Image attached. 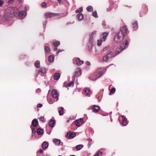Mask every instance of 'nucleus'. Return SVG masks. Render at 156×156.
<instances>
[{"mask_svg":"<svg viewBox=\"0 0 156 156\" xmlns=\"http://www.w3.org/2000/svg\"><path fill=\"white\" fill-rule=\"evenodd\" d=\"M128 41H129V39L128 40H125L122 42L119 47H117L115 50L114 52L112 51H109L108 52L106 55H104L102 58L103 61L108 62L109 59L112 58L114 57L116 55L118 54L126 48L128 45Z\"/></svg>","mask_w":156,"mask_h":156,"instance_id":"f257e3e1","label":"nucleus"},{"mask_svg":"<svg viewBox=\"0 0 156 156\" xmlns=\"http://www.w3.org/2000/svg\"><path fill=\"white\" fill-rule=\"evenodd\" d=\"M127 30L126 26L120 28V30L118 32L114 38V40L116 43H120L122 41L127 33Z\"/></svg>","mask_w":156,"mask_h":156,"instance_id":"f03ea898","label":"nucleus"},{"mask_svg":"<svg viewBox=\"0 0 156 156\" xmlns=\"http://www.w3.org/2000/svg\"><path fill=\"white\" fill-rule=\"evenodd\" d=\"M106 70V69H101L98 70L97 72L95 73L94 76H95V78L94 79H92V76H90L89 77V79L93 81H95L97 80L98 78L100 77L103 74L105 73Z\"/></svg>","mask_w":156,"mask_h":156,"instance_id":"7ed1b4c3","label":"nucleus"},{"mask_svg":"<svg viewBox=\"0 0 156 156\" xmlns=\"http://www.w3.org/2000/svg\"><path fill=\"white\" fill-rule=\"evenodd\" d=\"M12 16V13L9 12H7V11H6L3 15V19L6 21H9L10 20Z\"/></svg>","mask_w":156,"mask_h":156,"instance_id":"20e7f679","label":"nucleus"},{"mask_svg":"<svg viewBox=\"0 0 156 156\" xmlns=\"http://www.w3.org/2000/svg\"><path fill=\"white\" fill-rule=\"evenodd\" d=\"M51 95L53 98L56 99V101L58 100L59 93L57 91V90L56 89L53 90L51 92Z\"/></svg>","mask_w":156,"mask_h":156,"instance_id":"39448f33","label":"nucleus"},{"mask_svg":"<svg viewBox=\"0 0 156 156\" xmlns=\"http://www.w3.org/2000/svg\"><path fill=\"white\" fill-rule=\"evenodd\" d=\"M121 117H122V121L121 122L122 125L124 126H126L128 123L127 119L122 115H121L119 117V119H120Z\"/></svg>","mask_w":156,"mask_h":156,"instance_id":"423d86ee","label":"nucleus"},{"mask_svg":"<svg viewBox=\"0 0 156 156\" xmlns=\"http://www.w3.org/2000/svg\"><path fill=\"white\" fill-rule=\"evenodd\" d=\"M75 60L76 61V64L78 66H80L84 62L83 61L81 60L80 58H75L73 59V63H74V62Z\"/></svg>","mask_w":156,"mask_h":156,"instance_id":"0eeeda50","label":"nucleus"},{"mask_svg":"<svg viewBox=\"0 0 156 156\" xmlns=\"http://www.w3.org/2000/svg\"><path fill=\"white\" fill-rule=\"evenodd\" d=\"M83 118H80L79 119L76 120L74 122L76 126H80L83 123Z\"/></svg>","mask_w":156,"mask_h":156,"instance_id":"6e6552de","label":"nucleus"},{"mask_svg":"<svg viewBox=\"0 0 156 156\" xmlns=\"http://www.w3.org/2000/svg\"><path fill=\"white\" fill-rule=\"evenodd\" d=\"M18 15L20 19H23L27 15V11L23 10L20 12H19Z\"/></svg>","mask_w":156,"mask_h":156,"instance_id":"1a4fd4ad","label":"nucleus"},{"mask_svg":"<svg viewBox=\"0 0 156 156\" xmlns=\"http://www.w3.org/2000/svg\"><path fill=\"white\" fill-rule=\"evenodd\" d=\"M108 33L106 32H104L101 34L100 36L101 39L105 41L108 35Z\"/></svg>","mask_w":156,"mask_h":156,"instance_id":"9d476101","label":"nucleus"},{"mask_svg":"<svg viewBox=\"0 0 156 156\" xmlns=\"http://www.w3.org/2000/svg\"><path fill=\"white\" fill-rule=\"evenodd\" d=\"M75 134L71 133L70 131L68 132L67 134L65 135V137L66 138H68L69 139H73L75 137Z\"/></svg>","mask_w":156,"mask_h":156,"instance_id":"9b49d317","label":"nucleus"},{"mask_svg":"<svg viewBox=\"0 0 156 156\" xmlns=\"http://www.w3.org/2000/svg\"><path fill=\"white\" fill-rule=\"evenodd\" d=\"M45 15L47 18H51L54 16H58L59 14L52 12H48L46 13Z\"/></svg>","mask_w":156,"mask_h":156,"instance_id":"f8f14e48","label":"nucleus"},{"mask_svg":"<svg viewBox=\"0 0 156 156\" xmlns=\"http://www.w3.org/2000/svg\"><path fill=\"white\" fill-rule=\"evenodd\" d=\"M94 112H98L100 110V107L96 105H93L91 107Z\"/></svg>","mask_w":156,"mask_h":156,"instance_id":"ddd939ff","label":"nucleus"},{"mask_svg":"<svg viewBox=\"0 0 156 156\" xmlns=\"http://www.w3.org/2000/svg\"><path fill=\"white\" fill-rule=\"evenodd\" d=\"M46 72V70L45 68L42 67L38 71L37 74V76L38 75L40 74L41 76H42V74H45Z\"/></svg>","mask_w":156,"mask_h":156,"instance_id":"4468645a","label":"nucleus"},{"mask_svg":"<svg viewBox=\"0 0 156 156\" xmlns=\"http://www.w3.org/2000/svg\"><path fill=\"white\" fill-rule=\"evenodd\" d=\"M81 70L79 68H76V71L75 72V74L74 75L75 76H79L81 75Z\"/></svg>","mask_w":156,"mask_h":156,"instance_id":"2eb2a0df","label":"nucleus"},{"mask_svg":"<svg viewBox=\"0 0 156 156\" xmlns=\"http://www.w3.org/2000/svg\"><path fill=\"white\" fill-rule=\"evenodd\" d=\"M111 51L109 49V47L108 46L104 48L101 51V54H105V53L107 52V54L108 52L109 51Z\"/></svg>","mask_w":156,"mask_h":156,"instance_id":"dca6fc26","label":"nucleus"},{"mask_svg":"<svg viewBox=\"0 0 156 156\" xmlns=\"http://www.w3.org/2000/svg\"><path fill=\"white\" fill-rule=\"evenodd\" d=\"M84 91L85 95L88 96H90L91 93L90 90L89 88H85L84 89Z\"/></svg>","mask_w":156,"mask_h":156,"instance_id":"f3484780","label":"nucleus"},{"mask_svg":"<svg viewBox=\"0 0 156 156\" xmlns=\"http://www.w3.org/2000/svg\"><path fill=\"white\" fill-rule=\"evenodd\" d=\"M55 124V120L53 119H51L48 122V124L49 126L53 128L54 127Z\"/></svg>","mask_w":156,"mask_h":156,"instance_id":"a211bd4d","label":"nucleus"},{"mask_svg":"<svg viewBox=\"0 0 156 156\" xmlns=\"http://www.w3.org/2000/svg\"><path fill=\"white\" fill-rule=\"evenodd\" d=\"M38 124V121L36 119H34L32 122V126H33L34 127H36L37 126Z\"/></svg>","mask_w":156,"mask_h":156,"instance_id":"6ab92c4d","label":"nucleus"},{"mask_svg":"<svg viewBox=\"0 0 156 156\" xmlns=\"http://www.w3.org/2000/svg\"><path fill=\"white\" fill-rule=\"evenodd\" d=\"M12 9L13 11H12L11 13H12L14 15H16L19 12L18 9L16 7H13Z\"/></svg>","mask_w":156,"mask_h":156,"instance_id":"aec40b11","label":"nucleus"},{"mask_svg":"<svg viewBox=\"0 0 156 156\" xmlns=\"http://www.w3.org/2000/svg\"><path fill=\"white\" fill-rule=\"evenodd\" d=\"M96 31H94L90 35L89 39V41L90 42V43H91V44L92 43V42L93 39L94 35H95L96 34Z\"/></svg>","mask_w":156,"mask_h":156,"instance_id":"412c9836","label":"nucleus"},{"mask_svg":"<svg viewBox=\"0 0 156 156\" xmlns=\"http://www.w3.org/2000/svg\"><path fill=\"white\" fill-rule=\"evenodd\" d=\"M75 77L74 75H73L72 77V81L68 84V86H73L74 85V83L75 80Z\"/></svg>","mask_w":156,"mask_h":156,"instance_id":"4be33fe9","label":"nucleus"},{"mask_svg":"<svg viewBox=\"0 0 156 156\" xmlns=\"http://www.w3.org/2000/svg\"><path fill=\"white\" fill-rule=\"evenodd\" d=\"M58 111L60 115H62L64 113V109L62 107H60L59 108Z\"/></svg>","mask_w":156,"mask_h":156,"instance_id":"5701e85b","label":"nucleus"},{"mask_svg":"<svg viewBox=\"0 0 156 156\" xmlns=\"http://www.w3.org/2000/svg\"><path fill=\"white\" fill-rule=\"evenodd\" d=\"M76 17L79 20H81L83 19V16L82 14L80 13L77 14Z\"/></svg>","mask_w":156,"mask_h":156,"instance_id":"b1692460","label":"nucleus"},{"mask_svg":"<svg viewBox=\"0 0 156 156\" xmlns=\"http://www.w3.org/2000/svg\"><path fill=\"white\" fill-rule=\"evenodd\" d=\"M48 144L46 142L44 141L42 144V148L43 149H46L48 147Z\"/></svg>","mask_w":156,"mask_h":156,"instance_id":"393cba45","label":"nucleus"},{"mask_svg":"<svg viewBox=\"0 0 156 156\" xmlns=\"http://www.w3.org/2000/svg\"><path fill=\"white\" fill-rule=\"evenodd\" d=\"M132 25L133 30H136L138 27L137 22L136 21H135L133 23Z\"/></svg>","mask_w":156,"mask_h":156,"instance_id":"a878e982","label":"nucleus"},{"mask_svg":"<svg viewBox=\"0 0 156 156\" xmlns=\"http://www.w3.org/2000/svg\"><path fill=\"white\" fill-rule=\"evenodd\" d=\"M53 143L57 145H58L61 142L60 140L58 139H53Z\"/></svg>","mask_w":156,"mask_h":156,"instance_id":"bb28decb","label":"nucleus"},{"mask_svg":"<svg viewBox=\"0 0 156 156\" xmlns=\"http://www.w3.org/2000/svg\"><path fill=\"white\" fill-rule=\"evenodd\" d=\"M60 77V74L58 73H55L54 75V79L55 80H58Z\"/></svg>","mask_w":156,"mask_h":156,"instance_id":"cd10ccee","label":"nucleus"},{"mask_svg":"<svg viewBox=\"0 0 156 156\" xmlns=\"http://www.w3.org/2000/svg\"><path fill=\"white\" fill-rule=\"evenodd\" d=\"M54 56L53 55H51L49 56L48 60L50 62H52L54 61Z\"/></svg>","mask_w":156,"mask_h":156,"instance_id":"c85d7f7f","label":"nucleus"},{"mask_svg":"<svg viewBox=\"0 0 156 156\" xmlns=\"http://www.w3.org/2000/svg\"><path fill=\"white\" fill-rule=\"evenodd\" d=\"M37 132L38 135H41L43 133V130L40 128H39L37 129Z\"/></svg>","mask_w":156,"mask_h":156,"instance_id":"c756f323","label":"nucleus"},{"mask_svg":"<svg viewBox=\"0 0 156 156\" xmlns=\"http://www.w3.org/2000/svg\"><path fill=\"white\" fill-rule=\"evenodd\" d=\"M83 147V145L82 144H79L76 145V148L77 151L80 150Z\"/></svg>","mask_w":156,"mask_h":156,"instance_id":"7c9ffc66","label":"nucleus"},{"mask_svg":"<svg viewBox=\"0 0 156 156\" xmlns=\"http://www.w3.org/2000/svg\"><path fill=\"white\" fill-rule=\"evenodd\" d=\"M44 50L46 52L48 53L50 51V49L49 47L48 46H45L44 47Z\"/></svg>","mask_w":156,"mask_h":156,"instance_id":"2f4dec72","label":"nucleus"},{"mask_svg":"<svg viewBox=\"0 0 156 156\" xmlns=\"http://www.w3.org/2000/svg\"><path fill=\"white\" fill-rule=\"evenodd\" d=\"M30 128L32 129V136H33L34 135L33 134H35L37 132V130H36V128H34V127H33V126H31Z\"/></svg>","mask_w":156,"mask_h":156,"instance_id":"473e14b6","label":"nucleus"},{"mask_svg":"<svg viewBox=\"0 0 156 156\" xmlns=\"http://www.w3.org/2000/svg\"><path fill=\"white\" fill-rule=\"evenodd\" d=\"M86 10L88 12H92L93 10V8L92 6L90 5L86 8Z\"/></svg>","mask_w":156,"mask_h":156,"instance_id":"72a5a7b5","label":"nucleus"},{"mask_svg":"<svg viewBox=\"0 0 156 156\" xmlns=\"http://www.w3.org/2000/svg\"><path fill=\"white\" fill-rule=\"evenodd\" d=\"M40 66V62L39 61H36L34 63V66H35L36 68H38Z\"/></svg>","mask_w":156,"mask_h":156,"instance_id":"f704fd0d","label":"nucleus"},{"mask_svg":"<svg viewBox=\"0 0 156 156\" xmlns=\"http://www.w3.org/2000/svg\"><path fill=\"white\" fill-rule=\"evenodd\" d=\"M102 153V152L98 151L94 156H101Z\"/></svg>","mask_w":156,"mask_h":156,"instance_id":"c9c22d12","label":"nucleus"},{"mask_svg":"<svg viewBox=\"0 0 156 156\" xmlns=\"http://www.w3.org/2000/svg\"><path fill=\"white\" fill-rule=\"evenodd\" d=\"M53 44L54 46H58L60 44V42L58 41H57L56 42H53Z\"/></svg>","mask_w":156,"mask_h":156,"instance_id":"e433bc0d","label":"nucleus"},{"mask_svg":"<svg viewBox=\"0 0 156 156\" xmlns=\"http://www.w3.org/2000/svg\"><path fill=\"white\" fill-rule=\"evenodd\" d=\"M92 15L94 17L96 18L98 17L97 13L96 11H95L92 12Z\"/></svg>","mask_w":156,"mask_h":156,"instance_id":"4c0bfd02","label":"nucleus"},{"mask_svg":"<svg viewBox=\"0 0 156 156\" xmlns=\"http://www.w3.org/2000/svg\"><path fill=\"white\" fill-rule=\"evenodd\" d=\"M102 41H103L101 39L99 40H98L97 41V45L98 46H100L101 45Z\"/></svg>","mask_w":156,"mask_h":156,"instance_id":"58836bf2","label":"nucleus"},{"mask_svg":"<svg viewBox=\"0 0 156 156\" xmlns=\"http://www.w3.org/2000/svg\"><path fill=\"white\" fill-rule=\"evenodd\" d=\"M41 6L43 8H46L47 7V4L46 2H44L41 3Z\"/></svg>","mask_w":156,"mask_h":156,"instance_id":"ea45409f","label":"nucleus"},{"mask_svg":"<svg viewBox=\"0 0 156 156\" xmlns=\"http://www.w3.org/2000/svg\"><path fill=\"white\" fill-rule=\"evenodd\" d=\"M115 88H112L111 89L110 91V93L113 94L115 92Z\"/></svg>","mask_w":156,"mask_h":156,"instance_id":"a19ab883","label":"nucleus"},{"mask_svg":"<svg viewBox=\"0 0 156 156\" xmlns=\"http://www.w3.org/2000/svg\"><path fill=\"white\" fill-rule=\"evenodd\" d=\"M47 23V20H46L44 21L43 22V25L44 27V28H45L46 26V24Z\"/></svg>","mask_w":156,"mask_h":156,"instance_id":"79ce46f5","label":"nucleus"},{"mask_svg":"<svg viewBox=\"0 0 156 156\" xmlns=\"http://www.w3.org/2000/svg\"><path fill=\"white\" fill-rule=\"evenodd\" d=\"M29 9V6L27 5H25V10L26 11V10H28V9Z\"/></svg>","mask_w":156,"mask_h":156,"instance_id":"37998d69","label":"nucleus"},{"mask_svg":"<svg viewBox=\"0 0 156 156\" xmlns=\"http://www.w3.org/2000/svg\"><path fill=\"white\" fill-rule=\"evenodd\" d=\"M13 0H8V3L9 4H12Z\"/></svg>","mask_w":156,"mask_h":156,"instance_id":"c03bdc74","label":"nucleus"},{"mask_svg":"<svg viewBox=\"0 0 156 156\" xmlns=\"http://www.w3.org/2000/svg\"><path fill=\"white\" fill-rule=\"evenodd\" d=\"M42 105L41 104H38L37 105V108H41L42 107Z\"/></svg>","mask_w":156,"mask_h":156,"instance_id":"a18cd8bd","label":"nucleus"},{"mask_svg":"<svg viewBox=\"0 0 156 156\" xmlns=\"http://www.w3.org/2000/svg\"><path fill=\"white\" fill-rule=\"evenodd\" d=\"M63 51H64V50H61L59 49L58 50V51L56 52V54H58L59 52H61Z\"/></svg>","mask_w":156,"mask_h":156,"instance_id":"49530a36","label":"nucleus"},{"mask_svg":"<svg viewBox=\"0 0 156 156\" xmlns=\"http://www.w3.org/2000/svg\"><path fill=\"white\" fill-rule=\"evenodd\" d=\"M85 63L86 64V65L88 66H90V62L87 61L85 62Z\"/></svg>","mask_w":156,"mask_h":156,"instance_id":"de8ad7c7","label":"nucleus"},{"mask_svg":"<svg viewBox=\"0 0 156 156\" xmlns=\"http://www.w3.org/2000/svg\"><path fill=\"white\" fill-rule=\"evenodd\" d=\"M4 4V2L1 0H0V6H2Z\"/></svg>","mask_w":156,"mask_h":156,"instance_id":"09e8293b","label":"nucleus"},{"mask_svg":"<svg viewBox=\"0 0 156 156\" xmlns=\"http://www.w3.org/2000/svg\"><path fill=\"white\" fill-rule=\"evenodd\" d=\"M92 144V143L91 142L88 143V144H87V146H88V148H89L90 147V146Z\"/></svg>","mask_w":156,"mask_h":156,"instance_id":"8fccbe9b","label":"nucleus"},{"mask_svg":"<svg viewBox=\"0 0 156 156\" xmlns=\"http://www.w3.org/2000/svg\"><path fill=\"white\" fill-rule=\"evenodd\" d=\"M112 9V8L111 7H109L107 9V12H108L110 11Z\"/></svg>","mask_w":156,"mask_h":156,"instance_id":"3c124183","label":"nucleus"},{"mask_svg":"<svg viewBox=\"0 0 156 156\" xmlns=\"http://www.w3.org/2000/svg\"><path fill=\"white\" fill-rule=\"evenodd\" d=\"M40 119L43 122H44V118L43 117H41L40 118Z\"/></svg>","mask_w":156,"mask_h":156,"instance_id":"603ef678","label":"nucleus"},{"mask_svg":"<svg viewBox=\"0 0 156 156\" xmlns=\"http://www.w3.org/2000/svg\"><path fill=\"white\" fill-rule=\"evenodd\" d=\"M102 25L103 26H105V25L106 24H105V21H103L102 22Z\"/></svg>","mask_w":156,"mask_h":156,"instance_id":"864d4df0","label":"nucleus"},{"mask_svg":"<svg viewBox=\"0 0 156 156\" xmlns=\"http://www.w3.org/2000/svg\"><path fill=\"white\" fill-rule=\"evenodd\" d=\"M79 10L80 12H81L82 11H83V9H82V7H80L79 8Z\"/></svg>","mask_w":156,"mask_h":156,"instance_id":"5fc2aeb1","label":"nucleus"},{"mask_svg":"<svg viewBox=\"0 0 156 156\" xmlns=\"http://www.w3.org/2000/svg\"><path fill=\"white\" fill-rule=\"evenodd\" d=\"M87 140L89 141V142H91V143L92 140L91 139H87Z\"/></svg>","mask_w":156,"mask_h":156,"instance_id":"6e6d98bb","label":"nucleus"},{"mask_svg":"<svg viewBox=\"0 0 156 156\" xmlns=\"http://www.w3.org/2000/svg\"><path fill=\"white\" fill-rule=\"evenodd\" d=\"M75 12L76 13H77L78 12H80L79 9H76V10Z\"/></svg>","mask_w":156,"mask_h":156,"instance_id":"4d7b16f0","label":"nucleus"},{"mask_svg":"<svg viewBox=\"0 0 156 156\" xmlns=\"http://www.w3.org/2000/svg\"><path fill=\"white\" fill-rule=\"evenodd\" d=\"M39 152L40 153L42 154L43 152V151L41 149L39 151Z\"/></svg>","mask_w":156,"mask_h":156,"instance_id":"13d9d810","label":"nucleus"},{"mask_svg":"<svg viewBox=\"0 0 156 156\" xmlns=\"http://www.w3.org/2000/svg\"><path fill=\"white\" fill-rule=\"evenodd\" d=\"M36 92H39L40 91V89H38L36 90Z\"/></svg>","mask_w":156,"mask_h":156,"instance_id":"bf43d9fd","label":"nucleus"},{"mask_svg":"<svg viewBox=\"0 0 156 156\" xmlns=\"http://www.w3.org/2000/svg\"><path fill=\"white\" fill-rule=\"evenodd\" d=\"M67 15V13H66L65 14V13H64L62 15H63L62 16L63 17H64V16H66Z\"/></svg>","mask_w":156,"mask_h":156,"instance_id":"052dcab7","label":"nucleus"},{"mask_svg":"<svg viewBox=\"0 0 156 156\" xmlns=\"http://www.w3.org/2000/svg\"><path fill=\"white\" fill-rule=\"evenodd\" d=\"M57 47H55L54 49H53V50L54 51H56L57 50Z\"/></svg>","mask_w":156,"mask_h":156,"instance_id":"680f3d73","label":"nucleus"},{"mask_svg":"<svg viewBox=\"0 0 156 156\" xmlns=\"http://www.w3.org/2000/svg\"><path fill=\"white\" fill-rule=\"evenodd\" d=\"M43 156H49L47 154H43Z\"/></svg>","mask_w":156,"mask_h":156,"instance_id":"e2e57ef3","label":"nucleus"},{"mask_svg":"<svg viewBox=\"0 0 156 156\" xmlns=\"http://www.w3.org/2000/svg\"><path fill=\"white\" fill-rule=\"evenodd\" d=\"M18 1L19 2H22L23 0H18Z\"/></svg>","mask_w":156,"mask_h":156,"instance_id":"0e129e2a","label":"nucleus"},{"mask_svg":"<svg viewBox=\"0 0 156 156\" xmlns=\"http://www.w3.org/2000/svg\"><path fill=\"white\" fill-rule=\"evenodd\" d=\"M69 24H71V23H69V22H67V23H66L67 25H68Z\"/></svg>","mask_w":156,"mask_h":156,"instance_id":"69168bd1","label":"nucleus"},{"mask_svg":"<svg viewBox=\"0 0 156 156\" xmlns=\"http://www.w3.org/2000/svg\"><path fill=\"white\" fill-rule=\"evenodd\" d=\"M45 45H48L49 44H48V43H46L45 44Z\"/></svg>","mask_w":156,"mask_h":156,"instance_id":"338daca9","label":"nucleus"},{"mask_svg":"<svg viewBox=\"0 0 156 156\" xmlns=\"http://www.w3.org/2000/svg\"><path fill=\"white\" fill-rule=\"evenodd\" d=\"M69 120H68L67 121V122H69Z\"/></svg>","mask_w":156,"mask_h":156,"instance_id":"774afa93","label":"nucleus"}]
</instances>
